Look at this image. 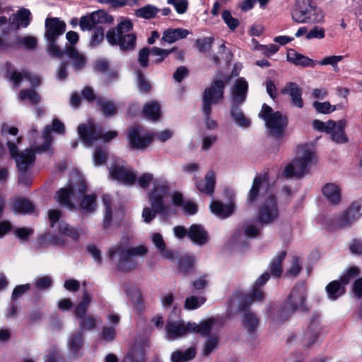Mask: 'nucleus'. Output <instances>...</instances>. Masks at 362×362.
Returning a JSON list of instances; mask_svg holds the SVG:
<instances>
[{
  "label": "nucleus",
  "instance_id": "f257e3e1",
  "mask_svg": "<svg viewBox=\"0 0 362 362\" xmlns=\"http://www.w3.org/2000/svg\"><path fill=\"white\" fill-rule=\"evenodd\" d=\"M247 200L250 203L258 202L257 220L261 224H270L278 219L277 199L264 177L259 176L254 179Z\"/></svg>",
  "mask_w": 362,
  "mask_h": 362
},
{
  "label": "nucleus",
  "instance_id": "f03ea898",
  "mask_svg": "<svg viewBox=\"0 0 362 362\" xmlns=\"http://www.w3.org/2000/svg\"><path fill=\"white\" fill-rule=\"evenodd\" d=\"M215 329L213 318L203 320L199 323L188 322L182 320H168L165 325V339L168 341L177 340L186 336L188 333H199L203 336Z\"/></svg>",
  "mask_w": 362,
  "mask_h": 362
},
{
  "label": "nucleus",
  "instance_id": "7ed1b4c3",
  "mask_svg": "<svg viewBox=\"0 0 362 362\" xmlns=\"http://www.w3.org/2000/svg\"><path fill=\"white\" fill-rule=\"evenodd\" d=\"M316 161L315 152L310 145H299L296 151L295 158L285 167L284 175L288 178L301 177Z\"/></svg>",
  "mask_w": 362,
  "mask_h": 362
},
{
  "label": "nucleus",
  "instance_id": "20e7f679",
  "mask_svg": "<svg viewBox=\"0 0 362 362\" xmlns=\"http://www.w3.org/2000/svg\"><path fill=\"white\" fill-rule=\"evenodd\" d=\"M133 29V24L129 19H123L115 28H111L106 33V40L112 45H118L121 50L127 52L133 50L136 45V35L129 33Z\"/></svg>",
  "mask_w": 362,
  "mask_h": 362
},
{
  "label": "nucleus",
  "instance_id": "39448f33",
  "mask_svg": "<svg viewBox=\"0 0 362 362\" xmlns=\"http://www.w3.org/2000/svg\"><path fill=\"white\" fill-rule=\"evenodd\" d=\"M148 252L147 247L144 245L132 247L117 245L110 248L109 257L111 260L118 258L117 267L119 269L127 272L134 269L138 266V262L135 257H144Z\"/></svg>",
  "mask_w": 362,
  "mask_h": 362
},
{
  "label": "nucleus",
  "instance_id": "423d86ee",
  "mask_svg": "<svg viewBox=\"0 0 362 362\" xmlns=\"http://www.w3.org/2000/svg\"><path fill=\"white\" fill-rule=\"evenodd\" d=\"M86 192V185L83 177L77 172L71 176L69 185L60 189L56 194L57 201L62 206L74 209L72 202Z\"/></svg>",
  "mask_w": 362,
  "mask_h": 362
},
{
  "label": "nucleus",
  "instance_id": "0eeeda50",
  "mask_svg": "<svg viewBox=\"0 0 362 362\" xmlns=\"http://www.w3.org/2000/svg\"><path fill=\"white\" fill-rule=\"evenodd\" d=\"M168 189L165 185L156 182L154 188L149 194V201L152 208L144 207L141 216L144 221L149 223L156 216L157 213L164 214L168 211L167 206L163 202V199L167 195Z\"/></svg>",
  "mask_w": 362,
  "mask_h": 362
},
{
  "label": "nucleus",
  "instance_id": "6e6552de",
  "mask_svg": "<svg viewBox=\"0 0 362 362\" xmlns=\"http://www.w3.org/2000/svg\"><path fill=\"white\" fill-rule=\"evenodd\" d=\"M259 117L265 122L267 130L271 136L279 137L284 134L287 125V118L280 112H274L271 107L264 104Z\"/></svg>",
  "mask_w": 362,
  "mask_h": 362
},
{
  "label": "nucleus",
  "instance_id": "1a4fd4ad",
  "mask_svg": "<svg viewBox=\"0 0 362 362\" xmlns=\"http://www.w3.org/2000/svg\"><path fill=\"white\" fill-rule=\"evenodd\" d=\"M78 134L86 146H93L98 139L108 142L117 136L116 131H107L104 134L97 132L95 125L92 121L80 124L78 127Z\"/></svg>",
  "mask_w": 362,
  "mask_h": 362
},
{
  "label": "nucleus",
  "instance_id": "9d476101",
  "mask_svg": "<svg viewBox=\"0 0 362 362\" xmlns=\"http://www.w3.org/2000/svg\"><path fill=\"white\" fill-rule=\"evenodd\" d=\"M229 77L223 80H215L211 85L205 89L203 95L202 111L204 115L211 113V106L221 101L223 98L225 84L229 81Z\"/></svg>",
  "mask_w": 362,
  "mask_h": 362
},
{
  "label": "nucleus",
  "instance_id": "9b49d317",
  "mask_svg": "<svg viewBox=\"0 0 362 362\" xmlns=\"http://www.w3.org/2000/svg\"><path fill=\"white\" fill-rule=\"evenodd\" d=\"M22 141V137L16 139V142L8 141L6 145L9 149L11 156L15 159L16 166L20 173H26L35 163V155L32 149L18 152L17 144Z\"/></svg>",
  "mask_w": 362,
  "mask_h": 362
},
{
  "label": "nucleus",
  "instance_id": "f8f14e48",
  "mask_svg": "<svg viewBox=\"0 0 362 362\" xmlns=\"http://www.w3.org/2000/svg\"><path fill=\"white\" fill-rule=\"evenodd\" d=\"M110 177L124 185H132L135 182L136 173L128 168L122 159H115L110 168Z\"/></svg>",
  "mask_w": 362,
  "mask_h": 362
},
{
  "label": "nucleus",
  "instance_id": "ddd939ff",
  "mask_svg": "<svg viewBox=\"0 0 362 362\" xmlns=\"http://www.w3.org/2000/svg\"><path fill=\"white\" fill-rule=\"evenodd\" d=\"M113 17L104 10L94 11L89 15L83 16L80 19L79 26L83 31L90 30L99 24H112Z\"/></svg>",
  "mask_w": 362,
  "mask_h": 362
},
{
  "label": "nucleus",
  "instance_id": "4468645a",
  "mask_svg": "<svg viewBox=\"0 0 362 362\" xmlns=\"http://www.w3.org/2000/svg\"><path fill=\"white\" fill-rule=\"evenodd\" d=\"M154 138V134L151 132H143L138 126L132 127L128 134V140L133 149H145L152 142Z\"/></svg>",
  "mask_w": 362,
  "mask_h": 362
},
{
  "label": "nucleus",
  "instance_id": "2eb2a0df",
  "mask_svg": "<svg viewBox=\"0 0 362 362\" xmlns=\"http://www.w3.org/2000/svg\"><path fill=\"white\" fill-rule=\"evenodd\" d=\"M45 38L47 41H57L66 30V23L59 18H47L45 23Z\"/></svg>",
  "mask_w": 362,
  "mask_h": 362
},
{
  "label": "nucleus",
  "instance_id": "dca6fc26",
  "mask_svg": "<svg viewBox=\"0 0 362 362\" xmlns=\"http://www.w3.org/2000/svg\"><path fill=\"white\" fill-rule=\"evenodd\" d=\"M59 134H63L65 130V127L63 122H62L58 119H54L52 124V127L47 125L43 132H42V138L44 139L43 144L37 148H36V152H43L48 151L52 143V136H51V131Z\"/></svg>",
  "mask_w": 362,
  "mask_h": 362
},
{
  "label": "nucleus",
  "instance_id": "f3484780",
  "mask_svg": "<svg viewBox=\"0 0 362 362\" xmlns=\"http://www.w3.org/2000/svg\"><path fill=\"white\" fill-rule=\"evenodd\" d=\"M305 300V289L303 286H300L293 288L286 301L296 311L305 312L308 310Z\"/></svg>",
  "mask_w": 362,
  "mask_h": 362
},
{
  "label": "nucleus",
  "instance_id": "a211bd4d",
  "mask_svg": "<svg viewBox=\"0 0 362 362\" xmlns=\"http://www.w3.org/2000/svg\"><path fill=\"white\" fill-rule=\"evenodd\" d=\"M319 320V315H315L310 320L308 327L301 337L303 346H311L317 341L320 333Z\"/></svg>",
  "mask_w": 362,
  "mask_h": 362
},
{
  "label": "nucleus",
  "instance_id": "6ab92c4d",
  "mask_svg": "<svg viewBox=\"0 0 362 362\" xmlns=\"http://www.w3.org/2000/svg\"><path fill=\"white\" fill-rule=\"evenodd\" d=\"M247 90L248 83L245 78L240 77L236 79L230 90L232 103H243L247 98Z\"/></svg>",
  "mask_w": 362,
  "mask_h": 362
},
{
  "label": "nucleus",
  "instance_id": "aec40b11",
  "mask_svg": "<svg viewBox=\"0 0 362 362\" xmlns=\"http://www.w3.org/2000/svg\"><path fill=\"white\" fill-rule=\"evenodd\" d=\"M31 13L28 9L21 8L16 14L11 16L8 20L9 29L17 30L20 26L26 28L30 22Z\"/></svg>",
  "mask_w": 362,
  "mask_h": 362
},
{
  "label": "nucleus",
  "instance_id": "412c9836",
  "mask_svg": "<svg viewBox=\"0 0 362 362\" xmlns=\"http://www.w3.org/2000/svg\"><path fill=\"white\" fill-rule=\"evenodd\" d=\"M282 93L287 94L291 99V104L298 107L302 108L303 107V100L302 98V89L296 83L289 82L286 84L281 90Z\"/></svg>",
  "mask_w": 362,
  "mask_h": 362
},
{
  "label": "nucleus",
  "instance_id": "4be33fe9",
  "mask_svg": "<svg viewBox=\"0 0 362 362\" xmlns=\"http://www.w3.org/2000/svg\"><path fill=\"white\" fill-rule=\"evenodd\" d=\"M216 173L214 171L208 172L204 179L196 182L197 189L202 193L207 195H211L215 189Z\"/></svg>",
  "mask_w": 362,
  "mask_h": 362
},
{
  "label": "nucleus",
  "instance_id": "5701e85b",
  "mask_svg": "<svg viewBox=\"0 0 362 362\" xmlns=\"http://www.w3.org/2000/svg\"><path fill=\"white\" fill-rule=\"evenodd\" d=\"M269 279V274L265 272L262 274L255 281L252 292L245 297V301L251 303L252 302L260 300L264 295L260 291L259 287L263 286Z\"/></svg>",
  "mask_w": 362,
  "mask_h": 362
},
{
  "label": "nucleus",
  "instance_id": "b1692460",
  "mask_svg": "<svg viewBox=\"0 0 362 362\" xmlns=\"http://www.w3.org/2000/svg\"><path fill=\"white\" fill-rule=\"evenodd\" d=\"M287 59L291 63L296 66H300L303 67H311L313 68L316 66L317 62L309 58L307 56H304L300 53H297L293 49H289L287 52Z\"/></svg>",
  "mask_w": 362,
  "mask_h": 362
},
{
  "label": "nucleus",
  "instance_id": "393cba45",
  "mask_svg": "<svg viewBox=\"0 0 362 362\" xmlns=\"http://www.w3.org/2000/svg\"><path fill=\"white\" fill-rule=\"evenodd\" d=\"M9 78L16 86H20L24 80L28 81L32 86H38L41 81L40 76L31 75L27 71L18 72L14 71L10 74Z\"/></svg>",
  "mask_w": 362,
  "mask_h": 362
},
{
  "label": "nucleus",
  "instance_id": "a878e982",
  "mask_svg": "<svg viewBox=\"0 0 362 362\" xmlns=\"http://www.w3.org/2000/svg\"><path fill=\"white\" fill-rule=\"evenodd\" d=\"M189 238L197 245H204L208 241L207 232L201 225L194 224L191 226L187 231Z\"/></svg>",
  "mask_w": 362,
  "mask_h": 362
},
{
  "label": "nucleus",
  "instance_id": "bb28decb",
  "mask_svg": "<svg viewBox=\"0 0 362 362\" xmlns=\"http://www.w3.org/2000/svg\"><path fill=\"white\" fill-rule=\"evenodd\" d=\"M210 209L211 212L218 218H226L234 212L235 206L232 203L223 204L220 202L214 201L210 205Z\"/></svg>",
  "mask_w": 362,
  "mask_h": 362
},
{
  "label": "nucleus",
  "instance_id": "cd10ccee",
  "mask_svg": "<svg viewBox=\"0 0 362 362\" xmlns=\"http://www.w3.org/2000/svg\"><path fill=\"white\" fill-rule=\"evenodd\" d=\"M66 55L71 59L72 66L75 70H79L86 64V56L79 52L74 46H68L66 49Z\"/></svg>",
  "mask_w": 362,
  "mask_h": 362
},
{
  "label": "nucleus",
  "instance_id": "c85d7f7f",
  "mask_svg": "<svg viewBox=\"0 0 362 362\" xmlns=\"http://www.w3.org/2000/svg\"><path fill=\"white\" fill-rule=\"evenodd\" d=\"M314 5L313 0H296V8L291 13L292 19L298 23Z\"/></svg>",
  "mask_w": 362,
  "mask_h": 362
},
{
  "label": "nucleus",
  "instance_id": "c756f323",
  "mask_svg": "<svg viewBox=\"0 0 362 362\" xmlns=\"http://www.w3.org/2000/svg\"><path fill=\"white\" fill-rule=\"evenodd\" d=\"M361 205L358 202L353 203L343 216L340 225L346 226L358 220L361 216Z\"/></svg>",
  "mask_w": 362,
  "mask_h": 362
},
{
  "label": "nucleus",
  "instance_id": "7c9ffc66",
  "mask_svg": "<svg viewBox=\"0 0 362 362\" xmlns=\"http://www.w3.org/2000/svg\"><path fill=\"white\" fill-rule=\"evenodd\" d=\"M189 33V31L184 28H169L163 32L162 40L171 44L185 38Z\"/></svg>",
  "mask_w": 362,
  "mask_h": 362
},
{
  "label": "nucleus",
  "instance_id": "2f4dec72",
  "mask_svg": "<svg viewBox=\"0 0 362 362\" xmlns=\"http://www.w3.org/2000/svg\"><path fill=\"white\" fill-rule=\"evenodd\" d=\"M346 122L344 119H341L335 122V127L329 132L331 139L338 144H344L348 141V138L344 132Z\"/></svg>",
  "mask_w": 362,
  "mask_h": 362
},
{
  "label": "nucleus",
  "instance_id": "473e14b6",
  "mask_svg": "<svg viewBox=\"0 0 362 362\" xmlns=\"http://www.w3.org/2000/svg\"><path fill=\"white\" fill-rule=\"evenodd\" d=\"M324 20V14L322 10L315 4L307 13L298 21V23H317Z\"/></svg>",
  "mask_w": 362,
  "mask_h": 362
},
{
  "label": "nucleus",
  "instance_id": "72a5a7b5",
  "mask_svg": "<svg viewBox=\"0 0 362 362\" xmlns=\"http://www.w3.org/2000/svg\"><path fill=\"white\" fill-rule=\"evenodd\" d=\"M215 322V329L212 330L210 333L206 334V335H209L214 333L213 335L209 336L206 340L204 346H203V354L207 356L210 354L218 346V337L216 335V332L219 329V325L217 322L213 319Z\"/></svg>",
  "mask_w": 362,
  "mask_h": 362
},
{
  "label": "nucleus",
  "instance_id": "f704fd0d",
  "mask_svg": "<svg viewBox=\"0 0 362 362\" xmlns=\"http://www.w3.org/2000/svg\"><path fill=\"white\" fill-rule=\"evenodd\" d=\"M322 192L326 199L332 204L338 203L341 199V192L339 187L333 183L325 185Z\"/></svg>",
  "mask_w": 362,
  "mask_h": 362
},
{
  "label": "nucleus",
  "instance_id": "c9c22d12",
  "mask_svg": "<svg viewBox=\"0 0 362 362\" xmlns=\"http://www.w3.org/2000/svg\"><path fill=\"white\" fill-rule=\"evenodd\" d=\"M144 116L152 121L157 120L160 116V107L157 102H149L143 108Z\"/></svg>",
  "mask_w": 362,
  "mask_h": 362
},
{
  "label": "nucleus",
  "instance_id": "e433bc0d",
  "mask_svg": "<svg viewBox=\"0 0 362 362\" xmlns=\"http://www.w3.org/2000/svg\"><path fill=\"white\" fill-rule=\"evenodd\" d=\"M345 286L338 281H333L326 286V291L328 298L332 300H335L341 296L345 292Z\"/></svg>",
  "mask_w": 362,
  "mask_h": 362
},
{
  "label": "nucleus",
  "instance_id": "4c0bfd02",
  "mask_svg": "<svg viewBox=\"0 0 362 362\" xmlns=\"http://www.w3.org/2000/svg\"><path fill=\"white\" fill-rule=\"evenodd\" d=\"M237 103H232L230 115L235 122L242 127H247L250 125V120L245 116L242 110L238 107Z\"/></svg>",
  "mask_w": 362,
  "mask_h": 362
},
{
  "label": "nucleus",
  "instance_id": "58836bf2",
  "mask_svg": "<svg viewBox=\"0 0 362 362\" xmlns=\"http://www.w3.org/2000/svg\"><path fill=\"white\" fill-rule=\"evenodd\" d=\"M286 256V251L279 252L272 259L269 270L272 275L279 277L282 273V262Z\"/></svg>",
  "mask_w": 362,
  "mask_h": 362
},
{
  "label": "nucleus",
  "instance_id": "ea45409f",
  "mask_svg": "<svg viewBox=\"0 0 362 362\" xmlns=\"http://www.w3.org/2000/svg\"><path fill=\"white\" fill-rule=\"evenodd\" d=\"M151 241L156 247L160 252L161 255L167 259H173V253L171 251L165 250V244L161 234L154 233L151 235Z\"/></svg>",
  "mask_w": 362,
  "mask_h": 362
},
{
  "label": "nucleus",
  "instance_id": "a19ab883",
  "mask_svg": "<svg viewBox=\"0 0 362 362\" xmlns=\"http://www.w3.org/2000/svg\"><path fill=\"white\" fill-rule=\"evenodd\" d=\"M97 208L96 195L94 194L83 197L80 202V209L83 214L93 212Z\"/></svg>",
  "mask_w": 362,
  "mask_h": 362
},
{
  "label": "nucleus",
  "instance_id": "79ce46f5",
  "mask_svg": "<svg viewBox=\"0 0 362 362\" xmlns=\"http://www.w3.org/2000/svg\"><path fill=\"white\" fill-rule=\"evenodd\" d=\"M13 210L18 214L31 213L34 210L32 203L25 199L18 198L13 201Z\"/></svg>",
  "mask_w": 362,
  "mask_h": 362
},
{
  "label": "nucleus",
  "instance_id": "37998d69",
  "mask_svg": "<svg viewBox=\"0 0 362 362\" xmlns=\"http://www.w3.org/2000/svg\"><path fill=\"white\" fill-rule=\"evenodd\" d=\"M196 351L194 348H189L184 351H175L171 355L172 362H187L194 358Z\"/></svg>",
  "mask_w": 362,
  "mask_h": 362
},
{
  "label": "nucleus",
  "instance_id": "c03bdc74",
  "mask_svg": "<svg viewBox=\"0 0 362 362\" xmlns=\"http://www.w3.org/2000/svg\"><path fill=\"white\" fill-rule=\"evenodd\" d=\"M79 319V327L81 331L93 330L101 322L100 319L90 315L83 316Z\"/></svg>",
  "mask_w": 362,
  "mask_h": 362
},
{
  "label": "nucleus",
  "instance_id": "a18cd8bd",
  "mask_svg": "<svg viewBox=\"0 0 362 362\" xmlns=\"http://www.w3.org/2000/svg\"><path fill=\"white\" fill-rule=\"evenodd\" d=\"M92 296L87 291H84L83 293V297L81 301L76 306L74 314L78 317L80 318L86 313L89 305L91 302Z\"/></svg>",
  "mask_w": 362,
  "mask_h": 362
},
{
  "label": "nucleus",
  "instance_id": "49530a36",
  "mask_svg": "<svg viewBox=\"0 0 362 362\" xmlns=\"http://www.w3.org/2000/svg\"><path fill=\"white\" fill-rule=\"evenodd\" d=\"M103 203L105 208L103 224L105 227H108L112 221V199L110 195L104 194L103 196Z\"/></svg>",
  "mask_w": 362,
  "mask_h": 362
},
{
  "label": "nucleus",
  "instance_id": "de8ad7c7",
  "mask_svg": "<svg viewBox=\"0 0 362 362\" xmlns=\"http://www.w3.org/2000/svg\"><path fill=\"white\" fill-rule=\"evenodd\" d=\"M98 105L103 114L106 116H112L117 112V107L113 102L105 100L101 98L97 100Z\"/></svg>",
  "mask_w": 362,
  "mask_h": 362
},
{
  "label": "nucleus",
  "instance_id": "09e8293b",
  "mask_svg": "<svg viewBox=\"0 0 362 362\" xmlns=\"http://www.w3.org/2000/svg\"><path fill=\"white\" fill-rule=\"evenodd\" d=\"M242 324L248 332H252L257 328L259 321L252 313H245L243 316Z\"/></svg>",
  "mask_w": 362,
  "mask_h": 362
},
{
  "label": "nucleus",
  "instance_id": "8fccbe9b",
  "mask_svg": "<svg viewBox=\"0 0 362 362\" xmlns=\"http://www.w3.org/2000/svg\"><path fill=\"white\" fill-rule=\"evenodd\" d=\"M20 101L28 100L30 104L35 105L39 103L40 98L38 94L32 89L22 90L18 95Z\"/></svg>",
  "mask_w": 362,
  "mask_h": 362
},
{
  "label": "nucleus",
  "instance_id": "3c124183",
  "mask_svg": "<svg viewBox=\"0 0 362 362\" xmlns=\"http://www.w3.org/2000/svg\"><path fill=\"white\" fill-rule=\"evenodd\" d=\"M344 57L341 55H330L322 58L320 61L317 62V64L320 66L330 65L334 71L339 70L338 63L342 61Z\"/></svg>",
  "mask_w": 362,
  "mask_h": 362
},
{
  "label": "nucleus",
  "instance_id": "603ef678",
  "mask_svg": "<svg viewBox=\"0 0 362 362\" xmlns=\"http://www.w3.org/2000/svg\"><path fill=\"white\" fill-rule=\"evenodd\" d=\"M295 312H296L293 308H292L289 303H288L286 300L280 308L278 311L276 320L279 322L286 320L289 318Z\"/></svg>",
  "mask_w": 362,
  "mask_h": 362
},
{
  "label": "nucleus",
  "instance_id": "864d4df0",
  "mask_svg": "<svg viewBox=\"0 0 362 362\" xmlns=\"http://www.w3.org/2000/svg\"><path fill=\"white\" fill-rule=\"evenodd\" d=\"M58 230L62 235L69 237L73 240H76L78 237L77 232L62 221L59 222Z\"/></svg>",
  "mask_w": 362,
  "mask_h": 362
},
{
  "label": "nucleus",
  "instance_id": "5fc2aeb1",
  "mask_svg": "<svg viewBox=\"0 0 362 362\" xmlns=\"http://www.w3.org/2000/svg\"><path fill=\"white\" fill-rule=\"evenodd\" d=\"M313 127L315 129L329 133L331 130L335 127V122L333 120H328L326 122H322L320 120L315 119L313 122Z\"/></svg>",
  "mask_w": 362,
  "mask_h": 362
},
{
  "label": "nucleus",
  "instance_id": "6e6d98bb",
  "mask_svg": "<svg viewBox=\"0 0 362 362\" xmlns=\"http://www.w3.org/2000/svg\"><path fill=\"white\" fill-rule=\"evenodd\" d=\"M315 110L322 114H329L336 110V107L330 104L329 102H318L315 101L313 104Z\"/></svg>",
  "mask_w": 362,
  "mask_h": 362
},
{
  "label": "nucleus",
  "instance_id": "4d7b16f0",
  "mask_svg": "<svg viewBox=\"0 0 362 362\" xmlns=\"http://www.w3.org/2000/svg\"><path fill=\"white\" fill-rule=\"evenodd\" d=\"M206 298L203 296H190L185 300V308L187 310H194L203 305Z\"/></svg>",
  "mask_w": 362,
  "mask_h": 362
},
{
  "label": "nucleus",
  "instance_id": "13d9d810",
  "mask_svg": "<svg viewBox=\"0 0 362 362\" xmlns=\"http://www.w3.org/2000/svg\"><path fill=\"white\" fill-rule=\"evenodd\" d=\"M104 40V29L100 27H96L92 34L90 40V45L93 47L99 45Z\"/></svg>",
  "mask_w": 362,
  "mask_h": 362
},
{
  "label": "nucleus",
  "instance_id": "bf43d9fd",
  "mask_svg": "<svg viewBox=\"0 0 362 362\" xmlns=\"http://www.w3.org/2000/svg\"><path fill=\"white\" fill-rule=\"evenodd\" d=\"M37 39L31 35L18 37L17 44L28 49H33L37 45Z\"/></svg>",
  "mask_w": 362,
  "mask_h": 362
},
{
  "label": "nucleus",
  "instance_id": "052dcab7",
  "mask_svg": "<svg viewBox=\"0 0 362 362\" xmlns=\"http://www.w3.org/2000/svg\"><path fill=\"white\" fill-rule=\"evenodd\" d=\"M175 48H173L170 49H164L159 47H154L151 50V54L153 56L158 57L157 59H155L156 63L161 62L165 57H167L169 54L173 52Z\"/></svg>",
  "mask_w": 362,
  "mask_h": 362
},
{
  "label": "nucleus",
  "instance_id": "680f3d73",
  "mask_svg": "<svg viewBox=\"0 0 362 362\" xmlns=\"http://www.w3.org/2000/svg\"><path fill=\"white\" fill-rule=\"evenodd\" d=\"M359 274V269L357 267H350L341 276L340 281L344 286L346 285L349 281L358 276Z\"/></svg>",
  "mask_w": 362,
  "mask_h": 362
},
{
  "label": "nucleus",
  "instance_id": "e2e57ef3",
  "mask_svg": "<svg viewBox=\"0 0 362 362\" xmlns=\"http://www.w3.org/2000/svg\"><path fill=\"white\" fill-rule=\"evenodd\" d=\"M158 11V8L152 5H147L141 8L138 11L139 16L144 18H151L154 17Z\"/></svg>",
  "mask_w": 362,
  "mask_h": 362
},
{
  "label": "nucleus",
  "instance_id": "0e129e2a",
  "mask_svg": "<svg viewBox=\"0 0 362 362\" xmlns=\"http://www.w3.org/2000/svg\"><path fill=\"white\" fill-rule=\"evenodd\" d=\"M168 3L173 5L179 14L186 13L188 9L189 3L187 0H168Z\"/></svg>",
  "mask_w": 362,
  "mask_h": 362
},
{
  "label": "nucleus",
  "instance_id": "69168bd1",
  "mask_svg": "<svg viewBox=\"0 0 362 362\" xmlns=\"http://www.w3.org/2000/svg\"><path fill=\"white\" fill-rule=\"evenodd\" d=\"M302 267L300 265V259L298 257H293L291 261V265L286 272V275L288 276L295 277L301 271Z\"/></svg>",
  "mask_w": 362,
  "mask_h": 362
},
{
  "label": "nucleus",
  "instance_id": "338daca9",
  "mask_svg": "<svg viewBox=\"0 0 362 362\" xmlns=\"http://www.w3.org/2000/svg\"><path fill=\"white\" fill-rule=\"evenodd\" d=\"M222 18L231 30H234L239 25L238 19L233 18L228 11H223Z\"/></svg>",
  "mask_w": 362,
  "mask_h": 362
},
{
  "label": "nucleus",
  "instance_id": "774afa93",
  "mask_svg": "<svg viewBox=\"0 0 362 362\" xmlns=\"http://www.w3.org/2000/svg\"><path fill=\"white\" fill-rule=\"evenodd\" d=\"M194 264V258L192 257H182L180 261L179 270L182 273H187Z\"/></svg>",
  "mask_w": 362,
  "mask_h": 362
}]
</instances>
